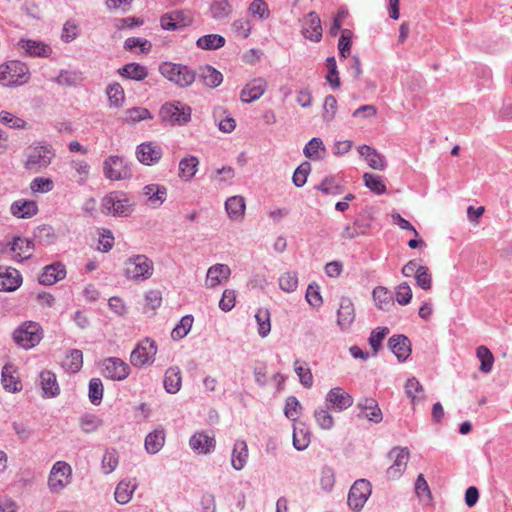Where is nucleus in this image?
<instances>
[{
    "instance_id": "obj_1",
    "label": "nucleus",
    "mask_w": 512,
    "mask_h": 512,
    "mask_svg": "<svg viewBox=\"0 0 512 512\" xmlns=\"http://www.w3.org/2000/svg\"><path fill=\"white\" fill-rule=\"evenodd\" d=\"M102 212L114 217H128L132 214L135 202L126 193L114 191L107 194L101 202Z\"/></svg>"
},
{
    "instance_id": "obj_2",
    "label": "nucleus",
    "mask_w": 512,
    "mask_h": 512,
    "mask_svg": "<svg viewBox=\"0 0 512 512\" xmlns=\"http://www.w3.org/2000/svg\"><path fill=\"white\" fill-rule=\"evenodd\" d=\"M154 273L153 261L144 254H134L124 262V276L131 281H146Z\"/></svg>"
},
{
    "instance_id": "obj_3",
    "label": "nucleus",
    "mask_w": 512,
    "mask_h": 512,
    "mask_svg": "<svg viewBox=\"0 0 512 512\" xmlns=\"http://www.w3.org/2000/svg\"><path fill=\"white\" fill-rule=\"evenodd\" d=\"M159 72L181 88L191 86L196 79V72L193 69L179 63L163 62L159 65Z\"/></svg>"
},
{
    "instance_id": "obj_4",
    "label": "nucleus",
    "mask_w": 512,
    "mask_h": 512,
    "mask_svg": "<svg viewBox=\"0 0 512 512\" xmlns=\"http://www.w3.org/2000/svg\"><path fill=\"white\" fill-rule=\"evenodd\" d=\"M29 68L26 64L12 60L0 65V83L3 86H20L28 82Z\"/></svg>"
},
{
    "instance_id": "obj_5",
    "label": "nucleus",
    "mask_w": 512,
    "mask_h": 512,
    "mask_svg": "<svg viewBox=\"0 0 512 512\" xmlns=\"http://www.w3.org/2000/svg\"><path fill=\"white\" fill-rule=\"evenodd\" d=\"M103 174L106 179L120 181L130 179L133 175L131 163L123 156L111 155L103 161Z\"/></svg>"
},
{
    "instance_id": "obj_6",
    "label": "nucleus",
    "mask_w": 512,
    "mask_h": 512,
    "mask_svg": "<svg viewBox=\"0 0 512 512\" xmlns=\"http://www.w3.org/2000/svg\"><path fill=\"white\" fill-rule=\"evenodd\" d=\"M41 326L33 321L22 323L14 332L13 339L16 344L24 349L35 347L42 339Z\"/></svg>"
},
{
    "instance_id": "obj_7",
    "label": "nucleus",
    "mask_w": 512,
    "mask_h": 512,
    "mask_svg": "<svg viewBox=\"0 0 512 512\" xmlns=\"http://www.w3.org/2000/svg\"><path fill=\"white\" fill-rule=\"evenodd\" d=\"M160 116L165 122L182 126L191 119V107L180 101L167 102L161 107Z\"/></svg>"
},
{
    "instance_id": "obj_8",
    "label": "nucleus",
    "mask_w": 512,
    "mask_h": 512,
    "mask_svg": "<svg viewBox=\"0 0 512 512\" xmlns=\"http://www.w3.org/2000/svg\"><path fill=\"white\" fill-rule=\"evenodd\" d=\"M54 153L49 145H35L29 147L25 168L34 172H39L48 167Z\"/></svg>"
},
{
    "instance_id": "obj_9",
    "label": "nucleus",
    "mask_w": 512,
    "mask_h": 512,
    "mask_svg": "<svg viewBox=\"0 0 512 512\" xmlns=\"http://www.w3.org/2000/svg\"><path fill=\"white\" fill-rule=\"evenodd\" d=\"M159 21L163 30L178 31L192 25L194 17L190 10L175 9L164 13Z\"/></svg>"
},
{
    "instance_id": "obj_10",
    "label": "nucleus",
    "mask_w": 512,
    "mask_h": 512,
    "mask_svg": "<svg viewBox=\"0 0 512 512\" xmlns=\"http://www.w3.org/2000/svg\"><path fill=\"white\" fill-rule=\"evenodd\" d=\"M72 476L71 466L65 461H57L49 474L48 487L52 493H59L69 483Z\"/></svg>"
},
{
    "instance_id": "obj_11",
    "label": "nucleus",
    "mask_w": 512,
    "mask_h": 512,
    "mask_svg": "<svg viewBox=\"0 0 512 512\" xmlns=\"http://www.w3.org/2000/svg\"><path fill=\"white\" fill-rule=\"evenodd\" d=\"M157 353V344L150 338H145L132 350L130 362L135 367H141L154 360Z\"/></svg>"
},
{
    "instance_id": "obj_12",
    "label": "nucleus",
    "mask_w": 512,
    "mask_h": 512,
    "mask_svg": "<svg viewBox=\"0 0 512 512\" xmlns=\"http://www.w3.org/2000/svg\"><path fill=\"white\" fill-rule=\"evenodd\" d=\"M388 457L393 463L387 468L386 476L388 479L397 480L407 468L410 452L408 448L394 447L389 452Z\"/></svg>"
},
{
    "instance_id": "obj_13",
    "label": "nucleus",
    "mask_w": 512,
    "mask_h": 512,
    "mask_svg": "<svg viewBox=\"0 0 512 512\" xmlns=\"http://www.w3.org/2000/svg\"><path fill=\"white\" fill-rule=\"evenodd\" d=\"M371 494V484L366 479H359L354 482L348 493V505L355 511L360 510Z\"/></svg>"
},
{
    "instance_id": "obj_14",
    "label": "nucleus",
    "mask_w": 512,
    "mask_h": 512,
    "mask_svg": "<svg viewBox=\"0 0 512 512\" xmlns=\"http://www.w3.org/2000/svg\"><path fill=\"white\" fill-rule=\"evenodd\" d=\"M103 375L113 381H122L130 374L129 365L118 357H109L103 360Z\"/></svg>"
},
{
    "instance_id": "obj_15",
    "label": "nucleus",
    "mask_w": 512,
    "mask_h": 512,
    "mask_svg": "<svg viewBox=\"0 0 512 512\" xmlns=\"http://www.w3.org/2000/svg\"><path fill=\"white\" fill-rule=\"evenodd\" d=\"M163 155L161 146L155 142H145L138 145L136 156L139 162L151 166L157 164Z\"/></svg>"
},
{
    "instance_id": "obj_16",
    "label": "nucleus",
    "mask_w": 512,
    "mask_h": 512,
    "mask_svg": "<svg viewBox=\"0 0 512 512\" xmlns=\"http://www.w3.org/2000/svg\"><path fill=\"white\" fill-rule=\"evenodd\" d=\"M327 406L337 411L348 409L353 404L352 396L341 387L332 388L326 395Z\"/></svg>"
},
{
    "instance_id": "obj_17",
    "label": "nucleus",
    "mask_w": 512,
    "mask_h": 512,
    "mask_svg": "<svg viewBox=\"0 0 512 512\" xmlns=\"http://www.w3.org/2000/svg\"><path fill=\"white\" fill-rule=\"evenodd\" d=\"M190 448L198 453L207 455L215 450L216 440L214 435L205 432H196L189 439Z\"/></svg>"
},
{
    "instance_id": "obj_18",
    "label": "nucleus",
    "mask_w": 512,
    "mask_h": 512,
    "mask_svg": "<svg viewBox=\"0 0 512 512\" xmlns=\"http://www.w3.org/2000/svg\"><path fill=\"white\" fill-rule=\"evenodd\" d=\"M9 244L8 253H11L15 259L26 260L32 256L34 242L28 238L14 237Z\"/></svg>"
},
{
    "instance_id": "obj_19",
    "label": "nucleus",
    "mask_w": 512,
    "mask_h": 512,
    "mask_svg": "<svg viewBox=\"0 0 512 512\" xmlns=\"http://www.w3.org/2000/svg\"><path fill=\"white\" fill-rule=\"evenodd\" d=\"M355 320V309L351 299L343 297L337 310V325L342 331L350 328Z\"/></svg>"
},
{
    "instance_id": "obj_20",
    "label": "nucleus",
    "mask_w": 512,
    "mask_h": 512,
    "mask_svg": "<svg viewBox=\"0 0 512 512\" xmlns=\"http://www.w3.org/2000/svg\"><path fill=\"white\" fill-rule=\"evenodd\" d=\"M66 277L65 265L61 262H54L44 267L39 277V283L42 285H53Z\"/></svg>"
},
{
    "instance_id": "obj_21",
    "label": "nucleus",
    "mask_w": 512,
    "mask_h": 512,
    "mask_svg": "<svg viewBox=\"0 0 512 512\" xmlns=\"http://www.w3.org/2000/svg\"><path fill=\"white\" fill-rule=\"evenodd\" d=\"M388 347L400 362L405 361L411 354V342L405 335H393L388 340Z\"/></svg>"
},
{
    "instance_id": "obj_22",
    "label": "nucleus",
    "mask_w": 512,
    "mask_h": 512,
    "mask_svg": "<svg viewBox=\"0 0 512 512\" xmlns=\"http://www.w3.org/2000/svg\"><path fill=\"white\" fill-rule=\"evenodd\" d=\"M267 83L263 78H255L247 83L241 91V100L251 103L258 100L266 91Z\"/></svg>"
},
{
    "instance_id": "obj_23",
    "label": "nucleus",
    "mask_w": 512,
    "mask_h": 512,
    "mask_svg": "<svg viewBox=\"0 0 512 512\" xmlns=\"http://www.w3.org/2000/svg\"><path fill=\"white\" fill-rule=\"evenodd\" d=\"M302 34L306 39L319 42L322 38L320 17L316 12H310L304 22Z\"/></svg>"
},
{
    "instance_id": "obj_24",
    "label": "nucleus",
    "mask_w": 512,
    "mask_h": 512,
    "mask_svg": "<svg viewBox=\"0 0 512 512\" xmlns=\"http://www.w3.org/2000/svg\"><path fill=\"white\" fill-rule=\"evenodd\" d=\"M359 154L364 157L367 164L375 170L383 171L387 167V162L385 157L380 154L376 149L368 146L361 145L358 147Z\"/></svg>"
},
{
    "instance_id": "obj_25",
    "label": "nucleus",
    "mask_w": 512,
    "mask_h": 512,
    "mask_svg": "<svg viewBox=\"0 0 512 512\" xmlns=\"http://www.w3.org/2000/svg\"><path fill=\"white\" fill-rule=\"evenodd\" d=\"M22 277L15 268H5L0 271V291L12 292L20 287Z\"/></svg>"
},
{
    "instance_id": "obj_26",
    "label": "nucleus",
    "mask_w": 512,
    "mask_h": 512,
    "mask_svg": "<svg viewBox=\"0 0 512 512\" xmlns=\"http://www.w3.org/2000/svg\"><path fill=\"white\" fill-rule=\"evenodd\" d=\"M10 212L17 218H31L37 214L38 206L33 200L20 199L11 204Z\"/></svg>"
},
{
    "instance_id": "obj_27",
    "label": "nucleus",
    "mask_w": 512,
    "mask_h": 512,
    "mask_svg": "<svg viewBox=\"0 0 512 512\" xmlns=\"http://www.w3.org/2000/svg\"><path fill=\"white\" fill-rule=\"evenodd\" d=\"M357 407L364 413V417L374 423H380L383 415L374 398H364L357 403Z\"/></svg>"
},
{
    "instance_id": "obj_28",
    "label": "nucleus",
    "mask_w": 512,
    "mask_h": 512,
    "mask_svg": "<svg viewBox=\"0 0 512 512\" xmlns=\"http://www.w3.org/2000/svg\"><path fill=\"white\" fill-rule=\"evenodd\" d=\"M209 13L215 21L228 20L233 13V6L229 0H212Z\"/></svg>"
},
{
    "instance_id": "obj_29",
    "label": "nucleus",
    "mask_w": 512,
    "mask_h": 512,
    "mask_svg": "<svg viewBox=\"0 0 512 512\" xmlns=\"http://www.w3.org/2000/svg\"><path fill=\"white\" fill-rule=\"evenodd\" d=\"M164 389L167 393L176 394L182 385L181 370L177 366L169 367L164 375Z\"/></svg>"
},
{
    "instance_id": "obj_30",
    "label": "nucleus",
    "mask_w": 512,
    "mask_h": 512,
    "mask_svg": "<svg viewBox=\"0 0 512 512\" xmlns=\"http://www.w3.org/2000/svg\"><path fill=\"white\" fill-rule=\"evenodd\" d=\"M199 80L207 87H218L223 81V75L220 71L210 65H205L199 68Z\"/></svg>"
},
{
    "instance_id": "obj_31",
    "label": "nucleus",
    "mask_w": 512,
    "mask_h": 512,
    "mask_svg": "<svg viewBox=\"0 0 512 512\" xmlns=\"http://www.w3.org/2000/svg\"><path fill=\"white\" fill-rule=\"evenodd\" d=\"M231 270L226 264H215L207 271L206 283L209 287H216L222 280L230 277Z\"/></svg>"
},
{
    "instance_id": "obj_32",
    "label": "nucleus",
    "mask_w": 512,
    "mask_h": 512,
    "mask_svg": "<svg viewBox=\"0 0 512 512\" xmlns=\"http://www.w3.org/2000/svg\"><path fill=\"white\" fill-rule=\"evenodd\" d=\"M40 383L43 391V396L53 398L59 395L60 387L57 382L55 373L46 370L40 373Z\"/></svg>"
},
{
    "instance_id": "obj_33",
    "label": "nucleus",
    "mask_w": 512,
    "mask_h": 512,
    "mask_svg": "<svg viewBox=\"0 0 512 512\" xmlns=\"http://www.w3.org/2000/svg\"><path fill=\"white\" fill-rule=\"evenodd\" d=\"M248 460V447L244 440H236L231 455L232 467L240 471L242 470Z\"/></svg>"
},
{
    "instance_id": "obj_34",
    "label": "nucleus",
    "mask_w": 512,
    "mask_h": 512,
    "mask_svg": "<svg viewBox=\"0 0 512 512\" xmlns=\"http://www.w3.org/2000/svg\"><path fill=\"white\" fill-rule=\"evenodd\" d=\"M245 208V199L242 196H232L225 201V209L231 220H242Z\"/></svg>"
},
{
    "instance_id": "obj_35",
    "label": "nucleus",
    "mask_w": 512,
    "mask_h": 512,
    "mask_svg": "<svg viewBox=\"0 0 512 512\" xmlns=\"http://www.w3.org/2000/svg\"><path fill=\"white\" fill-rule=\"evenodd\" d=\"M118 74L126 79L142 81L148 76V70L139 63H128L118 69Z\"/></svg>"
},
{
    "instance_id": "obj_36",
    "label": "nucleus",
    "mask_w": 512,
    "mask_h": 512,
    "mask_svg": "<svg viewBox=\"0 0 512 512\" xmlns=\"http://www.w3.org/2000/svg\"><path fill=\"white\" fill-rule=\"evenodd\" d=\"M21 47L30 55L34 57H49L52 53V48L37 40H21Z\"/></svg>"
},
{
    "instance_id": "obj_37",
    "label": "nucleus",
    "mask_w": 512,
    "mask_h": 512,
    "mask_svg": "<svg viewBox=\"0 0 512 512\" xmlns=\"http://www.w3.org/2000/svg\"><path fill=\"white\" fill-rule=\"evenodd\" d=\"M15 372L12 364H6L2 368L1 382L4 389L8 392L15 393L22 389L21 382L13 374Z\"/></svg>"
},
{
    "instance_id": "obj_38",
    "label": "nucleus",
    "mask_w": 512,
    "mask_h": 512,
    "mask_svg": "<svg viewBox=\"0 0 512 512\" xmlns=\"http://www.w3.org/2000/svg\"><path fill=\"white\" fill-rule=\"evenodd\" d=\"M143 194L147 197L151 205L157 207L166 200L167 189L162 185L149 184L143 188Z\"/></svg>"
},
{
    "instance_id": "obj_39",
    "label": "nucleus",
    "mask_w": 512,
    "mask_h": 512,
    "mask_svg": "<svg viewBox=\"0 0 512 512\" xmlns=\"http://www.w3.org/2000/svg\"><path fill=\"white\" fill-rule=\"evenodd\" d=\"M165 443V432L163 429H156L150 432L145 438V449L149 454L158 453Z\"/></svg>"
},
{
    "instance_id": "obj_40",
    "label": "nucleus",
    "mask_w": 512,
    "mask_h": 512,
    "mask_svg": "<svg viewBox=\"0 0 512 512\" xmlns=\"http://www.w3.org/2000/svg\"><path fill=\"white\" fill-rule=\"evenodd\" d=\"M137 488L135 480L120 481L115 489V500L119 504H126L131 500L132 494Z\"/></svg>"
},
{
    "instance_id": "obj_41",
    "label": "nucleus",
    "mask_w": 512,
    "mask_h": 512,
    "mask_svg": "<svg viewBox=\"0 0 512 512\" xmlns=\"http://www.w3.org/2000/svg\"><path fill=\"white\" fill-rule=\"evenodd\" d=\"M199 165V160L195 156H187L179 162V177L189 181L191 180L196 172Z\"/></svg>"
},
{
    "instance_id": "obj_42",
    "label": "nucleus",
    "mask_w": 512,
    "mask_h": 512,
    "mask_svg": "<svg viewBox=\"0 0 512 512\" xmlns=\"http://www.w3.org/2000/svg\"><path fill=\"white\" fill-rule=\"evenodd\" d=\"M225 43V38L219 34H207L196 41L197 47L203 50H217L222 48Z\"/></svg>"
},
{
    "instance_id": "obj_43",
    "label": "nucleus",
    "mask_w": 512,
    "mask_h": 512,
    "mask_svg": "<svg viewBox=\"0 0 512 512\" xmlns=\"http://www.w3.org/2000/svg\"><path fill=\"white\" fill-rule=\"evenodd\" d=\"M310 444V433L308 429L299 424L293 429V447L298 451L305 450Z\"/></svg>"
},
{
    "instance_id": "obj_44",
    "label": "nucleus",
    "mask_w": 512,
    "mask_h": 512,
    "mask_svg": "<svg viewBox=\"0 0 512 512\" xmlns=\"http://www.w3.org/2000/svg\"><path fill=\"white\" fill-rule=\"evenodd\" d=\"M377 307L381 310H389L394 305L393 298L387 288L378 286L372 292Z\"/></svg>"
},
{
    "instance_id": "obj_45",
    "label": "nucleus",
    "mask_w": 512,
    "mask_h": 512,
    "mask_svg": "<svg viewBox=\"0 0 512 512\" xmlns=\"http://www.w3.org/2000/svg\"><path fill=\"white\" fill-rule=\"evenodd\" d=\"M364 185L373 193L382 195L386 192V185L383 181V177L371 173H364L363 175Z\"/></svg>"
},
{
    "instance_id": "obj_46",
    "label": "nucleus",
    "mask_w": 512,
    "mask_h": 512,
    "mask_svg": "<svg viewBox=\"0 0 512 512\" xmlns=\"http://www.w3.org/2000/svg\"><path fill=\"white\" fill-rule=\"evenodd\" d=\"M255 319L258 324V334L265 338L271 331L270 312L268 309L260 308L255 314Z\"/></svg>"
},
{
    "instance_id": "obj_47",
    "label": "nucleus",
    "mask_w": 512,
    "mask_h": 512,
    "mask_svg": "<svg viewBox=\"0 0 512 512\" xmlns=\"http://www.w3.org/2000/svg\"><path fill=\"white\" fill-rule=\"evenodd\" d=\"M81 81V73L75 70H61L59 75L54 79V82L61 86H76Z\"/></svg>"
},
{
    "instance_id": "obj_48",
    "label": "nucleus",
    "mask_w": 512,
    "mask_h": 512,
    "mask_svg": "<svg viewBox=\"0 0 512 512\" xmlns=\"http://www.w3.org/2000/svg\"><path fill=\"white\" fill-rule=\"evenodd\" d=\"M477 358L480 360L479 370L483 373H489L492 370L494 356L486 346H479L476 350Z\"/></svg>"
},
{
    "instance_id": "obj_49",
    "label": "nucleus",
    "mask_w": 512,
    "mask_h": 512,
    "mask_svg": "<svg viewBox=\"0 0 512 512\" xmlns=\"http://www.w3.org/2000/svg\"><path fill=\"white\" fill-rule=\"evenodd\" d=\"M103 384L101 379L92 378L88 385V397L93 405H99L103 398Z\"/></svg>"
},
{
    "instance_id": "obj_50",
    "label": "nucleus",
    "mask_w": 512,
    "mask_h": 512,
    "mask_svg": "<svg viewBox=\"0 0 512 512\" xmlns=\"http://www.w3.org/2000/svg\"><path fill=\"white\" fill-rule=\"evenodd\" d=\"M193 316L185 315L181 318L180 322L174 327L171 332V337L174 340H180L184 338L192 328Z\"/></svg>"
},
{
    "instance_id": "obj_51",
    "label": "nucleus",
    "mask_w": 512,
    "mask_h": 512,
    "mask_svg": "<svg viewBox=\"0 0 512 512\" xmlns=\"http://www.w3.org/2000/svg\"><path fill=\"white\" fill-rule=\"evenodd\" d=\"M327 407H319L314 411V418L318 426L323 430H331L334 426V419Z\"/></svg>"
},
{
    "instance_id": "obj_52",
    "label": "nucleus",
    "mask_w": 512,
    "mask_h": 512,
    "mask_svg": "<svg viewBox=\"0 0 512 512\" xmlns=\"http://www.w3.org/2000/svg\"><path fill=\"white\" fill-rule=\"evenodd\" d=\"M83 365V354L79 349H73L67 356V360L64 363V367L72 373L78 372Z\"/></svg>"
},
{
    "instance_id": "obj_53",
    "label": "nucleus",
    "mask_w": 512,
    "mask_h": 512,
    "mask_svg": "<svg viewBox=\"0 0 512 512\" xmlns=\"http://www.w3.org/2000/svg\"><path fill=\"white\" fill-rule=\"evenodd\" d=\"M294 370L299 377L300 383L306 387L310 388L313 385V375L305 364H302L299 360L294 362Z\"/></svg>"
},
{
    "instance_id": "obj_54",
    "label": "nucleus",
    "mask_w": 512,
    "mask_h": 512,
    "mask_svg": "<svg viewBox=\"0 0 512 512\" xmlns=\"http://www.w3.org/2000/svg\"><path fill=\"white\" fill-rule=\"evenodd\" d=\"M328 73L326 75V81L333 88L337 89L340 86V78L337 70L336 59L334 56L326 59Z\"/></svg>"
},
{
    "instance_id": "obj_55",
    "label": "nucleus",
    "mask_w": 512,
    "mask_h": 512,
    "mask_svg": "<svg viewBox=\"0 0 512 512\" xmlns=\"http://www.w3.org/2000/svg\"><path fill=\"white\" fill-rule=\"evenodd\" d=\"M319 150H325L323 141L320 138H312L304 147V155L312 160H318L321 158Z\"/></svg>"
},
{
    "instance_id": "obj_56",
    "label": "nucleus",
    "mask_w": 512,
    "mask_h": 512,
    "mask_svg": "<svg viewBox=\"0 0 512 512\" xmlns=\"http://www.w3.org/2000/svg\"><path fill=\"white\" fill-rule=\"evenodd\" d=\"M119 456L115 449H107L102 458V469L104 473L109 474L114 471L118 465Z\"/></svg>"
},
{
    "instance_id": "obj_57",
    "label": "nucleus",
    "mask_w": 512,
    "mask_h": 512,
    "mask_svg": "<svg viewBox=\"0 0 512 512\" xmlns=\"http://www.w3.org/2000/svg\"><path fill=\"white\" fill-rule=\"evenodd\" d=\"M311 171V164L308 161L299 165L293 173L292 181L296 187H302L307 181V177Z\"/></svg>"
},
{
    "instance_id": "obj_58",
    "label": "nucleus",
    "mask_w": 512,
    "mask_h": 512,
    "mask_svg": "<svg viewBox=\"0 0 512 512\" xmlns=\"http://www.w3.org/2000/svg\"><path fill=\"white\" fill-rule=\"evenodd\" d=\"M0 122L13 129H25L27 125L25 120L4 110L0 112Z\"/></svg>"
},
{
    "instance_id": "obj_59",
    "label": "nucleus",
    "mask_w": 512,
    "mask_h": 512,
    "mask_svg": "<svg viewBox=\"0 0 512 512\" xmlns=\"http://www.w3.org/2000/svg\"><path fill=\"white\" fill-rule=\"evenodd\" d=\"M54 188V183L50 178L36 177L30 183V189L34 193H48Z\"/></svg>"
},
{
    "instance_id": "obj_60",
    "label": "nucleus",
    "mask_w": 512,
    "mask_h": 512,
    "mask_svg": "<svg viewBox=\"0 0 512 512\" xmlns=\"http://www.w3.org/2000/svg\"><path fill=\"white\" fill-rule=\"evenodd\" d=\"M279 286L285 292H294L298 286V278L294 272H286L279 278Z\"/></svg>"
},
{
    "instance_id": "obj_61",
    "label": "nucleus",
    "mask_w": 512,
    "mask_h": 512,
    "mask_svg": "<svg viewBox=\"0 0 512 512\" xmlns=\"http://www.w3.org/2000/svg\"><path fill=\"white\" fill-rule=\"evenodd\" d=\"M417 285L423 290H430L432 287V275L427 266H419L415 275Z\"/></svg>"
},
{
    "instance_id": "obj_62",
    "label": "nucleus",
    "mask_w": 512,
    "mask_h": 512,
    "mask_svg": "<svg viewBox=\"0 0 512 512\" xmlns=\"http://www.w3.org/2000/svg\"><path fill=\"white\" fill-rule=\"evenodd\" d=\"M316 189L323 192L324 194L337 195L343 190V187L335 181V178H325L322 182L316 186Z\"/></svg>"
},
{
    "instance_id": "obj_63",
    "label": "nucleus",
    "mask_w": 512,
    "mask_h": 512,
    "mask_svg": "<svg viewBox=\"0 0 512 512\" xmlns=\"http://www.w3.org/2000/svg\"><path fill=\"white\" fill-rule=\"evenodd\" d=\"M337 109V100L333 95H327L324 99L323 104V120L326 122H331L335 115Z\"/></svg>"
},
{
    "instance_id": "obj_64",
    "label": "nucleus",
    "mask_w": 512,
    "mask_h": 512,
    "mask_svg": "<svg viewBox=\"0 0 512 512\" xmlns=\"http://www.w3.org/2000/svg\"><path fill=\"white\" fill-rule=\"evenodd\" d=\"M110 103L114 106L120 105L124 100V90L119 83H113L106 89Z\"/></svg>"
}]
</instances>
